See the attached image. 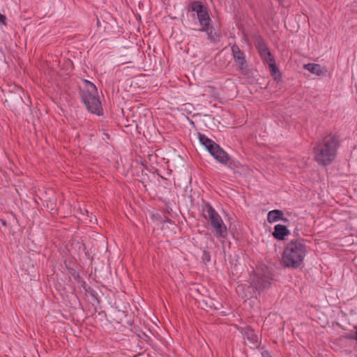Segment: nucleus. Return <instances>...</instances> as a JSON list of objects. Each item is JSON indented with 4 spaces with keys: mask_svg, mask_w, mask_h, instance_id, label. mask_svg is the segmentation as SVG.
<instances>
[{
    "mask_svg": "<svg viewBox=\"0 0 357 357\" xmlns=\"http://www.w3.org/2000/svg\"><path fill=\"white\" fill-rule=\"evenodd\" d=\"M340 146L338 138L332 134L319 139L313 148L315 161L320 165L328 166L335 160Z\"/></svg>",
    "mask_w": 357,
    "mask_h": 357,
    "instance_id": "f257e3e1",
    "label": "nucleus"
},
{
    "mask_svg": "<svg viewBox=\"0 0 357 357\" xmlns=\"http://www.w3.org/2000/svg\"><path fill=\"white\" fill-rule=\"evenodd\" d=\"M307 254V245L303 239L289 241L284 249L282 264L284 267L298 268L303 263Z\"/></svg>",
    "mask_w": 357,
    "mask_h": 357,
    "instance_id": "f03ea898",
    "label": "nucleus"
},
{
    "mask_svg": "<svg viewBox=\"0 0 357 357\" xmlns=\"http://www.w3.org/2000/svg\"><path fill=\"white\" fill-rule=\"evenodd\" d=\"M198 138L201 144L204 146L211 155L220 163L228 165L231 168L237 167L236 162L231 160L229 154L214 141L201 132H198Z\"/></svg>",
    "mask_w": 357,
    "mask_h": 357,
    "instance_id": "7ed1b4c3",
    "label": "nucleus"
},
{
    "mask_svg": "<svg viewBox=\"0 0 357 357\" xmlns=\"http://www.w3.org/2000/svg\"><path fill=\"white\" fill-rule=\"evenodd\" d=\"M81 97L89 112L97 115L102 114V105L98 96L96 86L93 83L85 80V87L81 93Z\"/></svg>",
    "mask_w": 357,
    "mask_h": 357,
    "instance_id": "20e7f679",
    "label": "nucleus"
},
{
    "mask_svg": "<svg viewBox=\"0 0 357 357\" xmlns=\"http://www.w3.org/2000/svg\"><path fill=\"white\" fill-rule=\"evenodd\" d=\"M204 217L207 219L215 229V235L218 238H225L227 235V229L220 215L213 206L206 203L202 209Z\"/></svg>",
    "mask_w": 357,
    "mask_h": 357,
    "instance_id": "39448f33",
    "label": "nucleus"
},
{
    "mask_svg": "<svg viewBox=\"0 0 357 357\" xmlns=\"http://www.w3.org/2000/svg\"><path fill=\"white\" fill-rule=\"evenodd\" d=\"M188 10L189 12H195L197 14L199 25L201 26L199 30H207L206 26L210 25L211 22L207 8L202 2L195 1L190 3Z\"/></svg>",
    "mask_w": 357,
    "mask_h": 357,
    "instance_id": "423d86ee",
    "label": "nucleus"
},
{
    "mask_svg": "<svg viewBox=\"0 0 357 357\" xmlns=\"http://www.w3.org/2000/svg\"><path fill=\"white\" fill-rule=\"evenodd\" d=\"M231 50L234 60L236 62L238 70L243 73L248 67L245 53L241 50L239 47L236 45H233L231 47Z\"/></svg>",
    "mask_w": 357,
    "mask_h": 357,
    "instance_id": "0eeeda50",
    "label": "nucleus"
},
{
    "mask_svg": "<svg viewBox=\"0 0 357 357\" xmlns=\"http://www.w3.org/2000/svg\"><path fill=\"white\" fill-rule=\"evenodd\" d=\"M271 278L268 275L259 277V275H257L253 280L254 286L248 287V289H252L254 291V294L251 297L254 296H256L257 291H260L268 288L271 284Z\"/></svg>",
    "mask_w": 357,
    "mask_h": 357,
    "instance_id": "6e6552de",
    "label": "nucleus"
},
{
    "mask_svg": "<svg viewBox=\"0 0 357 357\" xmlns=\"http://www.w3.org/2000/svg\"><path fill=\"white\" fill-rule=\"evenodd\" d=\"M289 231L286 226L282 225H276L274 227L273 236L275 239L282 241L289 234Z\"/></svg>",
    "mask_w": 357,
    "mask_h": 357,
    "instance_id": "1a4fd4ad",
    "label": "nucleus"
},
{
    "mask_svg": "<svg viewBox=\"0 0 357 357\" xmlns=\"http://www.w3.org/2000/svg\"><path fill=\"white\" fill-rule=\"evenodd\" d=\"M284 213L280 210H273L268 212L267 215V220L268 222L272 223L277 222L278 220H282L283 222H287V218H284Z\"/></svg>",
    "mask_w": 357,
    "mask_h": 357,
    "instance_id": "9d476101",
    "label": "nucleus"
},
{
    "mask_svg": "<svg viewBox=\"0 0 357 357\" xmlns=\"http://www.w3.org/2000/svg\"><path fill=\"white\" fill-rule=\"evenodd\" d=\"M207 30H199L202 32H206L207 33V38L211 41V43H216L219 41V34L215 31L214 28L211 24L206 26Z\"/></svg>",
    "mask_w": 357,
    "mask_h": 357,
    "instance_id": "9b49d317",
    "label": "nucleus"
},
{
    "mask_svg": "<svg viewBox=\"0 0 357 357\" xmlns=\"http://www.w3.org/2000/svg\"><path fill=\"white\" fill-rule=\"evenodd\" d=\"M255 45L261 57L270 52L264 40L261 38L257 39Z\"/></svg>",
    "mask_w": 357,
    "mask_h": 357,
    "instance_id": "f8f14e48",
    "label": "nucleus"
},
{
    "mask_svg": "<svg viewBox=\"0 0 357 357\" xmlns=\"http://www.w3.org/2000/svg\"><path fill=\"white\" fill-rule=\"evenodd\" d=\"M304 68L317 75H320L323 73L321 67L319 64L307 63L304 66Z\"/></svg>",
    "mask_w": 357,
    "mask_h": 357,
    "instance_id": "ddd939ff",
    "label": "nucleus"
},
{
    "mask_svg": "<svg viewBox=\"0 0 357 357\" xmlns=\"http://www.w3.org/2000/svg\"><path fill=\"white\" fill-rule=\"evenodd\" d=\"M245 338L252 344L256 347L258 343V337L252 329H248L245 333Z\"/></svg>",
    "mask_w": 357,
    "mask_h": 357,
    "instance_id": "4468645a",
    "label": "nucleus"
},
{
    "mask_svg": "<svg viewBox=\"0 0 357 357\" xmlns=\"http://www.w3.org/2000/svg\"><path fill=\"white\" fill-rule=\"evenodd\" d=\"M269 66V70L271 75L275 76V79H277V74L279 77H280V74L279 72L278 68L276 66L275 63L273 64H271Z\"/></svg>",
    "mask_w": 357,
    "mask_h": 357,
    "instance_id": "2eb2a0df",
    "label": "nucleus"
},
{
    "mask_svg": "<svg viewBox=\"0 0 357 357\" xmlns=\"http://www.w3.org/2000/svg\"><path fill=\"white\" fill-rule=\"evenodd\" d=\"M261 58L268 64V66L275 63L274 57L271 54V52L267 53L265 56H262Z\"/></svg>",
    "mask_w": 357,
    "mask_h": 357,
    "instance_id": "dca6fc26",
    "label": "nucleus"
},
{
    "mask_svg": "<svg viewBox=\"0 0 357 357\" xmlns=\"http://www.w3.org/2000/svg\"><path fill=\"white\" fill-rule=\"evenodd\" d=\"M6 17L4 15L0 13V23L3 24H6Z\"/></svg>",
    "mask_w": 357,
    "mask_h": 357,
    "instance_id": "f3484780",
    "label": "nucleus"
},
{
    "mask_svg": "<svg viewBox=\"0 0 357 357\" xmlns=\"http://www.w3.org/2000/svg\"><path fill=\"white\" fill-rule=\"evenodd\" d=\"M204 260H206L207 261H210V255L208 254V252H204Z\"/></svg>",
    "mask_w": 357,
    "mask_h": 357,
    "instance_id": "a211bd4d",
    "label": "nucleus"
},
{
    "mask_svg": "<svg viewBox=\"0 0 357 357\" xmlns=\"http://www.w3.org/2000/svg\"><path fill=\"white\" fill-rule=\"evenodd\" d=\"M262 356L263 357H271V356L267 351H264L262 353Z\"/></svg>",
    "mask_w": 357,
    "mask_h": 357,
    "instance_id": "6ab92c4d",
    "label": "nucleus"
},
{
    "mask_svg": "<svg viewBox=\"0 0 357 357\" xmlns=\"http://www.w3.org/2000/svg\"><path fill=\"white\" fill-rule=\"evenodd\" d=\"M355 329H356V333H355V335H354V338L357 341V326H355Z\"/></svg>",
    "mask_w": 357,
    "mask_h": 357,
    "instance_id": "aec40b11",
    "label": "nucleus"
},
{
    "mask_svg": "<svg viewBox=\"0 0 357 357\" xmlns=\"http://www.w3.org/2000/svg\"><path fill=\"white\" fill-rule=\"evenodd\" d=\"M166 221H167V222L170 223V224H172V223H173V222H172V221L170 219H169V218H167V219H166Z\"/></svg>",
    "mask_w": 357,
    "mask_h": 357,
    "instance_id": "412c9836",
    "label": "nucleus"
},
{
    "mask_svg": "<svg viewBox=\"0 0 357 357\" xmlns=\"http://www.w3.org/2000/svg\"><path fill=\"white\" fill-rule=\"evenodd\" d=\"M1 222H2V225H3V226H6V220H1Z\"/></svg>",
    "mask_w": 357,
    "mask_h": 357,
    "instance_id": "4be33fe9",
    "label": "nucleus"
},
{
    "mask_svg": "<svg viewBox=\"0 0 357 357\" xmlns=\"http://www.w3.org/2000/svg\"><path fill=\"white\" fill-rule=\"evenodd\" d=\"M190 123H191L192 125H194V124H195V123H194V122H193L192 121H191V122H190Z\"/></svg>",
    "mask_w": 357,
    "mask_h": 357,
    "instance_id": "5701e85b",
    "label": "nucleus"
}]
</instances>
